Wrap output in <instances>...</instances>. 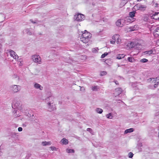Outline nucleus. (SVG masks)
<instances>
[{
  "label": "nucleus",
  "instance_id": "1",
  "mask_svg": "<svg viewBox=\"0 0 159 159\" xmlns=\"http://www.w3.org/2000/svg\"><path fill=\"white\" fill-rule=\"evenodd\" d=\"M47 107L49 111H52L56 109L55 105L53 103V97L50 93L49 97L45 99Z\"/></svg>",
  "mask_w": 159,
  "mask_h": 159
},
{
  "label": "nucleus",
  "instance_id": "2",
  "mask_svg": "<svg viewBox=\"0 0 159 159\" xmlns=\"http://www.w3.org/2000/svg\"><path fill=\"white\" fill-rule=\"evenodd\" d=\"M47 107L49 111H52L56 109L55 105L53 103V97L50 93L49 97L45 99Z\"/></svg>",
  "mask_w": 159,
  "mask_h": 159
},
{
  "label": "nucleus",
  "instance_id": "3",
  "mask_svg": "<svg viewBox=\"0 0 159 159\" xmlns=\"http://www.w3.org/2000/svg\"><path fill=\"white\" fill-rule=\"evenodd\" d=\"M91 37V34L87 32L86 30H85V32L83 33L80 39L81 41L86 43L89 42Z\"/></svg>",
  "mask_w": 159,
  "mask_h": 159
},
{
  "label": "nucleus",
  "instance_id": "4",
  "mask_svg": "<svg viewBox=\"0 0 159 159\" xmlns=\"http://www.w3.org/2000/svg\"><path fill=\"white\" fill-rule=\"evenodd\" d=\"M74 19L75 20L78 21H81L84 20V16L82 14L78 13L74 15Z\"/></svg>",
  "mask_w": 159,
  "mask_h": 159
},
{
  "label": "nucleus",
  "instance_id": "5",
  "mask_svg": "<svg viewBox=\"0 0 159 159\" xmlns=\"http://www.w3.org/2000/svg\"><path fill=\"white\" fill-rule=\"evenodd\" d=\"M146 7H147L146 5L139 4H136L134 7V8L135 10H139L141 11H145Z\"/></svg>",
  "mask_w": 159,
  "mask_h": 159
},
{
  "label": "nucleus",
  "instance_id": "6",
  "mask_svg": "<svg viewBox=\"0 0 159 159\" xmlns=\"http://www.w3.org/2000/svg\"><path fill=\"white\" fill-rule=\"evenodd\" d=\"M10 88L12 92L14 93L18 92L20 90V86L19 85H13Z\"/></svg>",
  "mask_w": 159,
  "mask_h": 159
},
{
  "label": "nucleus",
  "instance_id": "7",
  "mask_svg": "<svg viewBox=\"0 0 159 159\" xmlns=\"http://www.w3.org/2000/svg\"><path fill=\"white\" fill-rule=\"evenodd\" d=\"M32 59L33 61L35 63L41 64L42 63L41 59L39 55H35L33 56Z\"/></svg>",
  "mask_w": 159,
  "mask_h": 159
},
{
  "label": "nucleus",
  "instance_id": "8",
  "mask_svg": "<svg viewBox=\"0 0 159 159\" xmlns=\"http://www.w3.org/2000/svg\"><path fill=\"white\" fill-rule=\"evenodd\" d=\"M113 40H115L117 44H120L121 42V39L120 38V36L118 34H115L112 36Z\"/></svg>",
  "mask_w": 159,
  "mask_h": 159
},
{
  "label": "nucleus",
  "instance_id": "9",
  "mask_svg": "<svg viewBox=\"0 0 159 159\" xmlns=\"http://www.w3.org/2000/svg\"><path fill=\"white\" fill-rule=\"evenodd\" d=\"M33 86L35 89L40 91L42 90L43 89V87L42 85L36 82L33 83Z\"/></svg>",
  "mask_w": 159,
  "mask_h": 159
},
{
  "label": "nucleus",
  "instance_id": "10",
  "mask_svg": "<svg viewBox=\"0 0 159 159\" xmlns=\"http://www.w3.org/2000/svg\"><path fill=\"white\" fill-rule=\"evenodd\" d=\"M125 20L123 19H119L116 22V25L119 27H122L124 25Z\"/></svg>",
  "mask_w": 159,
  "mask_h": 159
},
{
  "label": "nucleus",
  "instance_id": "11",
  "mask_svg": "<svg viewBox=\"0 0 159 159\" xmlns=\"http://www.w3.org/2000/svg\"><path fill=\"white\" fill-rule=\"evenodd\" d=\"M122 92V90L120 88H117L115 89L114 93V96L116 97L119 96Z\"/></svg>",
  "mask_w": 159,
  "mask_h": 159
},
{
  "label": "nucleus",
  "instance_id": "12",
  "mask_svg": "<svg viewBox=\"0 0 159 159\" xmlns=\"http://www.w3.org/2000/svg\"><path fill=\"white\" fill-rule=\"evenodd\" d=\"M9 53L11 57H12L15 59H18V56L14 51L11 50H10L9 51Z\"/></svg>",
  "mask_w": 159,
  "mask_h": 159
},
{
  "label": "nucleus",
  "instance_id": "13",
  "mask_svg": "<svg viewBox=\"0 0 159 159\" xmlns=\"http://www.w3.org/2000/svg\"><path fill=\"white\" fill-rule=\"evenodd\" d=\"M136 13V11H132L131 12H130L129 13V17H128L127 19L128 20V22H131L132 21L129 18V17L133 18L135 16V14Z\"/></svg>",
  "mask_w": 159,
  "mask_h": 159
},
{
  "label": "nucleus",
  "instance_id": "14",
  "mask_svg": "<svg viewBox=\"0 0 159 159\" xmlns=\"http://www.w3.org/2000/svg\"><path fill=\"white\" fill-rule=\"evenodd\" d=\"M138 28V26L137 25H135L134 26L129 27L128 28V30L129 31H132L135 30H137Z\"/></svg>",
  "mask_w": 159,
  "mask_h": 159
},
{
  "label": "nucleus",
  "instance_id": "15",
  "mask_svg": "<svg viewBox=\"0 0 159 159\" xmlns=\"http://www.w3.org/2000/svg\"><path fill=\"white\" fill-rule=\"evenodd\" d=\"M152 18L156 20H159V12H155L152 16Z\"/></svg>",
  "mask_w": 159,
  "mask_h": 159
},
{
  "label": "nucleus",
  "instance_id": "16",
  "mask_svg": "<svg viewBox=\"0 0 159 159\" xmlns=\"http://www.w3.org/2000/svg\"><path fill=\"white\" fill-rule=\"evenodd\" d=\"M153 34L155 37H159V27L156 28Z\"/></svg>",
  "mask_w": 159,
  "mask_h": 159
},
{
  "label": "nucleus",
  "instance_id": "17",
  "mask_svg": "<svg viewBox=\"0 0 159 159\" xmlns=\"http://www.w3.org/2000/svg\"><path fill=\"white\" fill-rule=\"evenodd\" d=\"M158 78H151L148 80H150L151 81H152V83H159V81H158L157 80Z\"/></svg>",
  "mask_w": 159,
  "mask_h": 159
},
{
  "label": "nucleus",
  "instance_id": "18",
  "mask_svg": "<svg viewBox=\"0 0 159 159\" xmlns=\"http://www.w3.org/2000/svg\"><path fill=\"white\" fill-rule=\"evenodd\" d=\"M61 142L63 144L66 145L68 143V140L64 138L61 140Z\"/></svg>",
  "mask_w": 159,
  "mask_h": 159
},
{
  "label": "nucleus",
  "instance_id": "19",
  "mask_svg": "<svg viewBox=\"0 0 159 159\" xmlns=\"http://www.w3.org/2000/svg\"><path fill=\"white\" fill-rule=\"evenodd\" d=\"M135 44L133 42H131L127 44L128 46L129 47V48H133L135 46Z\"/></svg>",
  "mask_w": 159,
  "mask_h": 159
},
{
  "label": "nucleus",
  "instance_id": "20",
  "mask_svg": "<svg viewBox=\"0 0 159 159\" xmlns=\"http://www.w3.org/2000/svg\"><path fill=\"white\" fill-rule=\"evenodd\" d=\"M134 131L133 128H130L125 130L124 132L125 134H126L129 133H131Z\"/></svg>",
  "mask_w": 159,
  "mask_h": 159
},
{
  "label": "nucleus",
  "instance_id": "21",
  "mask_svg": "<svg viewBox=\"0 0 159 159\" xmlns=\"http://www.w3.org/2000/svg\"><path fill=\"white\" fill-rule=\"evenodd\" d=\"M42 144L43 146L50 145L51 144V143L50 141H49V142L44 141V142H42Z\"/></svg>",
  "mask_w": 159,
  "mask_h": 159
},
{
  "label": "nucleus",
  "instance_id": "22",
  "mask_svg": "<svg viewBox=\"0 0 159 159\" xmlns=\"http://www.w3.org/2000/svg\"><path fill=\"white\" fill-rule=\"evenodd\" d=\"M127 2V1L125 0H122L120 4V7H122L124 6Z\"/></svg>",
  "mask_w": 159,
  "mask_h": 159
},
{
  "label": "nucleus",
  "instance_id": "23",
  "mask_svg": "<svg viewBox=\"0 0 159 159\" xmlns=\"http://www.w3.org/2000/svg\"><path fill=\"white\" fill-rule=\"evenodd\" d=\"M125 56V55L123 54H119L116 57L117 59H121L122 58H123Z\"/></svg>",
  "mask_w": 159,
  "mask_h": 159
},
{
  "label": "nucleus",
  "instance_id": "24",
  "mask_svg": "<svg viewBox=\"0 0 159 159\" xmlns=\"http://www.w3.org/2000/svg\"><path fill=\"white\" fill-rule=\"evenodd\" d=\"M96 111L98 113L101 114L103 112V110L102 109L98 108L96 109Z\"/></svg>",
  "mask_w": 159,
  "mask_h": 159
},
{
  "label": "nucleus",
  "instance_id": "25",
  "mask_svg": "<svg viewBox=\"0 0 159 159\" xmlns=\"http://www.w3.org/2000/svg\"><path fill=\"white\" fill-rule=\"evenodd\" d=\"M106 116L107 118L111 119L113 118V116H112V113H109L106 115Z\"/></svg>",
  "mask_w": 159,
  "mask_h": 159
},
{
  "label": "nucleus",
  "instance_id": "26",
  "mask_svg": "<svg viewBox=\"0 0 159 159\" xmlns=\"http://www.w3.org/2000/svg\"><path fill=\"white\" fill-rule=\"evenodd\" d=\"M152 50H150L149 51H146L144 52L145 54H148V55H150L152 53Z\"/></svg>",
  "mask_w": 159,
  "mask_h": 159
},
{
  "label": "nucleus",
  "instance_id": "27",
  "mask_svg": "<svg viewBox=\"0 0 159 159\" xmlns=\"http://www.w3.org/2000/svg\"><path fill=\"white\" fill-rule=\"evenodd\" d=\"M128 60L129 61L132 62H134L135 60L134 58L131 57H128Z\"/></svg>",
  "mask_w": 159,
  "mask_h": 159
},
{
  "label": "nucleus",
  "instance_id": "28",
  "mask_svg": "<svg viewBox=\"0 0 159 159\" xmlns=\"http://www.w3.org/2000/svg\"><path fill=\"white\" fill-rule=\"evenodd\" d=\"M12 78L13 79H17L18 81L19 80V77L17 75H13L12 76Z\"/></svg>",
  "mask_w": 159,
  "mask_h": 159
},
{
  "label": "nucleus",
  "instance_id": "29",
  "mask_svg": "<svg viewBox=\"0 0 159 159\" xmlns=\"http://www.w3.org/2000/svg\"><path fill=\"white\" fill-rule=\"evenodd\" d=\"M98 89V86H96L93 87L92 88V89L93 91H97Z\"/></svg>",
  "mask_w": 159,
  "mask_h": 159
},
{
  "label": "nucleus",
  "instance_id": "30",
  "mask_svg": "<svg viewBox=\"0 0 159 159\" xmlns=\"http://www.w3.org/2000/svg\"><path fill=\"white\" fill-rule=\"evenodd\" d=\"M66 151L67 153H71V152H74V151L73 149H66Z\"/></svg>",
  "mask_w": 159,
  "mask_h": 159
},
{
  "label": "nucleus",
  "instance_id": "31",
  "mask_svg": "<svg viewBox=\"0 0 159 159\" xmlns=\"http://www.w3.org/2000/svg\"><path fill=\"white\" fill-rule=\"evenodd\" d=\"M107 74V72L105 71H102L100 72V75L101 76L105 75Z\"/></svg>",
  "mask_w": 159,
  "mask_h": 159
},
{
  "label": "nucleus",
  "instance_id": "32",
  "mask_svg": "<svg viewBox=\"0 0 159 159\" xmlns=\"http://www.w3.org/2000/svg\"><path fill=\"white\" fill-rule=\"evenodd\" d=\"M148 61V60L145 58H143L140 60V62L143 63L146 62Z\"/></svg>",
  "mask_w": 159,
  "mask_h": 159
},
{
  "label": "nucleus",
  "instance_id": "33",
  "mask_svg": "<svg viewBox=\"0 0 159 159\" xmlns=\"http://www.w3.org/2000/svg\"><path fill=\"white\" fill-rule=\"evenodd\" d=\"M108 54V53L107 52H105L103 54H102L101 55V57L102 58H103L105 57L106 56H107Z\"/></svg>",
  "mask_w": 159,
  "mask_h": 159
},
{
  "label": "nucleus",
  "instance_id": "34",
  "mask_svg": "<svg viewBox=\"0 0 159 159\" xmlns=\"http://www.w3.org/2000/svg\"><path fill=\"white\" fill-rule=\"evenodd\" d=\"M133 155L134 154L132 152H130L128 154L129 157L130 158H132L133 157Z\"/></svg>",
  "mask_w": 159,
  "mask_h": 159
},
{
  "label": "nucleus",
  "instance_id": "35",
  "mask_svg": "<svg viewBox=\"0 0 159 159\" xmlns=\"http://www.w3.org/2000/svg\"><path fill=\"white\" fill-rule=\"evenodd\" d=\"M50 148H51V150L52 151H57V149L56 147L54 146L51 147H50Z\"/></svg>",
  "mask_w": 159,
  "mask_h": 159
},
{
  "label": "nucleus",
  "instance_id": "36",
  "mask_svg": "<svg viewBox=\"0 0 159 159\" xmlns=\"http://www.w3.org/2000/svg\"><path fill=\"white\" fill-rule=\"evenodd\" d=\"M92 51L93 52H96L98 51V50L96 48H93Z\"/></svg>",
  "mask_w": 159,
  "mask_h": 159
},
{
  "label": "nucleus",
  "instance_id": "37",
  "mask_svg": "<svg viewBox=\"0 0 159 159\" xmlns=\"http://www.w3.org/2000/svg\"><path fill=\"white\" fill-rule=\"evenodd\" d=\"M87 130L89 131L90 133H91L92 132V129L90 128H88L87 129Z\"/></svg>",
  "mask_w": 159,
  "mask_h": 159
},
{
  "label": "nucleus",
  "instance_id": "38",
  "mask_svg": "<svg viewBox=\"0 0 159 159\" xmlns=\"http://www.w3.org/2000/svg\"><path fill=\"white\" fill-rule=\"evenodd\" d=\"M80 87V90L81 91H84L85 89V88H84V87Z\"/></svg>",
  "mask_w": 159,
  "mask_h": 159
},
{
  "label": "nucleus",
  "instance_id": "39",
  "mask_svg": "<svg viewBox=\"0 0 159 159\" xmlns=\"http://www.w3.org/2000/svg\"><path fill=\"white\" fill-rule=\"evenodd\" d=\"M115 42H116V41L115 40H113L111 41H110L111 43V44H115Z\"/></svg>",
  "mask_w": 159,
  "mask_h": 159
},
{
  "label": "nucleus",
  "instance_id": "40",
  "mask_svg": "<svg viewBox=\"0 0 159 159\" xmlns=\"http://www.w3.org/2000/svg\"><path fill=\"white\" fill-rule=\"evenodd\" d=\"M22 130V128L21 127H19L18 128V130L19 131H21Z\"/></svg>",
  "mask_w": 159,
  "mask_h": 159
},
{
  "label": "nucleus",
  "instance_id": "41",
  "mask_svg": "<svg viewBox=\"0 0 159 159\" xmlns=\"http://www.w3.org/2000/svg\"><path fill=\"white\" fill-rule=\"evenodd\" d=\"M159 115V112H156L155 114V115L156 116H158Z\"/></svg>",
  "mask_w": 159,
  "mask_h": 159
},
{
  "label": "nucleus",
  "instance_id": "42",
  "mask_svg": "<svg viewBox=\"0 0 159 159\" xmlns=\"http://www.w3.org/2000/svg\"><path fill=\"white\" fill-rule=\"evenodd\" d=\"M159 83H157V84H154V87L155 88H156L157 87V86H158V84Z\"/></svg>",
  "mask_w": 159,
  "mask_h": 159
},
{
  "label": "nucleus",
  "instance_id": "43",
  "mask_svg": "<svg viewBox=\"0 0 159 159\" xmlns=\"http://www.w3.org/2000/svg\"><path fill=\"white\" fill-rule=\"evenodd\" d=\"M23 63L21 62V61H20V63L19 64V66H22L23 65Z\"/></svg>",
  "mask_w": 159,
  "mask_h": 159
},
{
  "label": "nucleus",
  "instance_id": "44",
  "mask_svg": "<svg viewBox=\"0 0 159 159\" xmlns=\"http://www.w3.org/2000/svg\"><path fill=\"white\" fill-rule=\"evenodd\" d=\"M114 82L116 84H117V85L118 84V82L117 81H116V80Z\"/></svg>",
  "mask_w": 159,
  "mask_h": 159
},
{
  "label": "nucleus",
  "instance_id": "45",
  "mask_svg": "<svg viewBox=\"0 0 159 159\" xmlns=\"http://www.w3.org/2000/svg\"><path fill=\"white\" fill-rule=\"evenodd\" d=\"M30 21H31V22L33 23H35L36 22L33 21L32 20H30Z\"/></svg>",
  "mask_w": 159,
  "mask_h": 159
},
{
  "label": "nucleus",
  "instance_id": "46",
  "mask_svg": "<svg viewBox=\"0 0 159 159\" xmlns=\"http://www.w3.org/2000/svg\"><path fill=\"white\" fill-rule=\"evenodd\" d=\"M117 66L118 67L120 66V65L119 64H117Z\"/></svg>",
  "mask_w": 159,
  "mask_h": 159
},
{
  "label": "nucleus",
  "instance_id": "47",
  "mask_svg": "<svg viewBox=\"0 0 159 159\" xmlns=\"http://www.w3.org/2000/svg\"><path fill=\"white\" fill-rule=\"evenodd\" d=\"M138 1H141V0H137Z\"/></svg>",
  "mask_w": 159,
  "mask_h": 159
},
{
  "label": "nucleus",
  "instance_id": "48",
  "mask_svg": "<svg viewBox=\"0 0 159 159\" xmlns=\"http://www.w3.org/2000/svg\"><path fill=\"white\" fill-rule=\"evenodd\" d=\"M28 34H30V33H28Z\"/></svg>",
  "mask_w": 159,
  "mask_h": 159
},
{
  "label": "nucleus",
  "instance_id": "49",
  "mask_svg": "<svg viewBox=\"0 0 159 159\" xmlns=\"http://www.w3.org/2000/svg\"><path fill=\"white\" fill-rule=\"evenodd\" d=\"M17 104V103H16V104H15V105H16Z\"/></svg>",
  "mask_w": 159,
  "mask_h": 159
}]
</instances>
